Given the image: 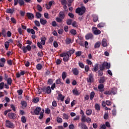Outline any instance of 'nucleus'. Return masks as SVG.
I'll return each instance as SVG.
<instances>
[{
    "instance_id": "bf43d9fd",
    "label": "nucleus",
    "mask_w": 129,
    "mask_h": 129,
    "mask_svg": "<svg viewBox=\"0 0 129 129\" xmlns=\"http://www.w3.org/2000/svg\"><path fill=\"white\" fill-rule=\"evenodd\" d=\"M11 21L13 23V24H17V20L14 17H12L11 18Z\"/></svg>"
},
{
    "instance_id": "a19ab883",
    "label": "nucleus",
    "mask_w": 129,
    "mask_h": 129,
    "mask_svg": "<svg viewBox=\"0 0 129 129\" xmlns=\"http://www.w3.org/2000/svg\"><path fill=\"white\" fill-rule=\"evenodd\" d=\"M9 46H10V42H9V41L5 42V47L6 50H8V49H9Z\"/></svg>"
},
{
    "instance_id": "37998d69",
    "label": "nucleus",
    "mask_w": 129,
    "mask_h": 129,
    "mask_svg": "<svg viewBox=\"0 0 129 129\" xmlns=\"http://www.w3.org/2000/svg\"><path fill=\"white\" fill-rule=\"evenodd\" d=\"M1 35H3V36L4 37H6L7 36V32H6V29H2Z\"/></svg>"
},
{
    "instance_id": "ddd939ff",
    "label": "nucleus",
    "mask_w": 129,
    "mask_h": 129,
    "mask_svg": "<svg viewBox=\"0 0 129 129\" xmlns=\"http://www.w3.org/2000/svg\"><path fill=\"white\" fill-rule=\"evenodd\" d=\"M26 16L27 17V18H28L29 20H33V19H34V14H33V13H26Z\"/></svg>"
},
{
    "instance_id": "aec40b11",
    "label": "nucleus",
    "mask_w": 129,
    "mask_h": 129,
    "mask_svg": "<svg viewBox=\"0 0 129 129\" xmlns=\"http://www.w3.org/2000/svg\"><path fill=\"white\" fill-rule=\"evenodd\" d=\"M72 72H73L74 75H78L79 74V71H78V69L77 68H74L72 70Z\"/></svg>"
},
{
    "instance_id": "b1692460",
    "label": "nucleus",
    "mask_w": 129,
    "mask_h": 129,
    "mask_svg": "<svg viewBox=\"0 0 129 129\" xmlns=\"http://www.w3.org/2000/svg\"><path fill=\"white\" fill-rule=\"evenodd\" d=\"M46 39H47V38L45 37L43 38H41L40 44H41V45H45V44H46Z\"/></svg>"
},
{
    "instance_id": "e433bc0d",
    "label": "nucleus",
    "mask_w": 129,
    "mask_h": 129,
    "mask_svg": "<svg viewBox=\"0 0 129 129\" xmlns=\"http://www.w3.org/2000/svg\"><path fill=\"white\" fill-rule=\"evenodd\" d=\"M42 68H43V66H42V64L39 63L36 65V69L37 70H41Z\"/></svg>"
},
{
    "instance_id": "ea45409f",
    "label": "nucleus",
    "mask_w": 129,
    "mask_h": 129,
    "mask_svg": "<svg viewBox=\"0 0 129 129\" xmlns=\"http://www.w3.org/2000/svg\"><path fill=\"white\" fill-rule=\"evenodd\" d=\"M67 24L68 26H70L71 25H72V19H69L67 20Z\"/></svg>"
},
{
    "instance_id": "774afa93",
    "label": "nucleus",
    "mask_w": 129,
    "mask_h": 129,
    "mask_svg": "<svg viewBox=\"0 0 129 129\" xmlns=\"http://www.w3.org/2000/svg\"><path fill=\"white\" fill-rule=\"evenodd\" d=\"M17 93H18V95H22L23 94V90L20 89L17 91Z\"/></svg>"
},
{
    "instance_id": "a211bd4d",
    "label": "nucleus",
    "mask_w": 129,
    "mask_h": 129,
    "mask_svg": "<svg viewBox=\"0 0 129 129\" xmlns=\"http://www.w3.org/2000/svg\"><path fill=\"white\" fill-rule=\"evenodd\" d=\"M99 69V64L98 63H96L93 69H92V71L93 72H96V71H98Z\"/></svg>"
},
{
    "instance_id": "c85d7f7f",
    "label": "nucleus",
    "mask_w": 129,
    "mask_h": 129,
    "mask_svg": "<svg viewBox=\"0 0 129 129\" xmlns=\"http://www.w3.org/2000/svg\"><path fill=\"white\" fill-rule=\"evenodd\" d=\"M101 44V42H100V41H97L94 45V48H99V47H100Z\"/></svg>"
},
{
    "instance_id": "bb28decb",
    "label": "nucleus",
    "mask_w": 129,
    "mask_h": 129,
    "mask_svg": "<svg viewBox=\"0 0 129 129\" xmlns=\"http://www.w3.org/2000/svg\"><path fill=\"white\" fill-rule=\"evenodd\" d=\"M5 81H7V84L8 85H10V86L12 85V80L11 78H9Z\"/></svg>"
},
{
    "instance_id": "5701e85b",
    "label": "nucleus",
    "mask_w": 129,
    "mask_h": 129,
    "mask_svg": "<svg viewBox=\"0 0 129 129\" xmlns=\"http://www.w3.org/2000/svg\"><path fill=\"white\" fill-rule=\"evenodd\" d=\"M69 117H70V116L68 115V114L64 113L62 114V118L63 119H69Z\"/></svg>"
},
{
    "instance_id": "412c9836",
    "label": "nucleus",
    "mask_w": 129,
    "mask_h": 129,
    "mask_svg": "<svg viewBox=\"0 0 129 129\" xmlns=\"http://www.w3.org/2000/svg\"><path fill=\"white\" fill-rule=\"evenodd\" d=\"M27 33H31V34H32V35H35V34H36L35 30H34V29H31L30 28H28L27 29Z\"/></svg>"
},
{
    "instance_id": "473e14b6",
    "label": "nucleus",
    "mask_w": 129,
    "mask_h": 129,
    "mask_svg": "<svg viewBox=\"0 0 129 129\" xmlns=\"http://www.w3.org/2000/svg\"><path fill=\"white\" fill-rule=\"evenodd\" d=\"M21 105L23 107H24V108H25V107H27V102L25 101H21Z\"/></svg>"
},
{
    "instance_id": "72a5a7b5",
    "label": "nucleus",
    "mask_w": 129,
    "mask_h": 129,
    "mask_svg": "<svg viewBox=\"0 0 129 129\" xmlns=\"http://www.w3.org/2000/svg\"><path fill=\"white\" fill-rule=\"evenodd\" d=\"M95 95V93H94V92H91L90 93V98L91 100H92V99H93V98L94 97Z\"/></svg>"
},
{
    "instance_id": "393cba45",
    "label": "nucleus",
    "mask_w": 129,
    "mask_h": 129,
    "mask_svg": "<svg viewBox=\"0 0 129 129\" xmlns=\"http://www.w3.org/2000/svg\"><path fill=\"white\" fill-rule=\"evenodd\" d=\"M58 96L59 97V99H58V100L59 99L61 101H64V98H65V97L63 96L62 94L58 93Z\"/></svg>"
},
{
    "instance_id": "9d476101",
    "label": "nucleus",
    "mask_w": 129,
    "mask_h": 129,
    "mask_svg": "<svg viewBox=\"0 0 129 129\" xmlns=\"http://www.w3.org/2000/svg\"><path fill=\"white\" fill-rule=\"evenodd\" d=\"M40 112H41V107H36L34 110V113L35 114V115H39Z\"/></svg>"
},
{
    "instance_id": "1a4fd4ad",
    "label": "nucleus",
    "mask_w": 129,
    "mask_h": 129,
    "mask_svg": "<svg viewBox=\"0 0 129 129\" xmlns=\"http://www.w3.org/2000/svg\"><path fill=\"white\" fill-rule=\"evenodd\" d=\"M92 31L94 35H100L101 34V31L98 29L96 27H93L92 28Z\"/></svg>"
},
{
    "instance_id": "423d86ee",
    "label": "nucleus",
    "mask_w": 129,
    "mask_h": 129,
    "mask_svg": "<svg viewBox=\"0 0 129 129\" xmlns=\"http://www.w3.org/2000/svg\"><path fill=\"white\" fill-rule=\"evenodd\" d=\"M93 74L91 73L89 74L88 77L87 78V81L88 83H92L93 82Z\"/></svg>"
},
{
    "instance_id": "8fccbe9b",
    "label": "nucleus",
    "mask_w": 129,
    "mask_h": 129,
    "mask_svg": "<svg viewBox=\"0 0 129 129\" xmlns=\"http://www.w3.org/2000/svg\"><path fill=\"white\" fill-rule=\"evenodd\" d=\"M4 87H5V83L2 82L0 83V90L4 89Z\"/></svg>"
},
{
    "instance_id": "7ed1b4c3",
    "label": "nucleus",
    "mask_w": 129,
    "mask_h": 129,
    "mask_svg": "<svg viewBox=\"0 0 129 129\" xmlns=\"http://www.w3.org/2000/svg\"><path fill=\"white\" fill-rule=\"evenodd\" d=\"M86 11V9L85 7H82L81 8H78L76 10V14H78L79 16H82Z\"/></svg>"
},
{
    "instance_id": "f8f14e48",
    "label": "nucleus",
    "mask_w": 129,
    "mask_h": 129,
    "mask_svg": "<svg viewBox=\"0 0 129 129\" xmlns=\"http://www.w3.org/2000/svg\"><path fill=\"white\" fill-rule=\"evenodd\" d=\"M5 63H6V58H0V67L3 68L5 66Z\"/></svg>"
},
{
    "instance_id": "2f4dec72",
    "label": "nucleus",
    "mask_w": 129,
    "mask_h": 129,
    "mask_svg": "<svg viewBox=\"0 0 129 129\" xmlns=\"http://www.w3.org/2000/svg\"><path fill=\"white\" fill-rule=\"evenodd\" d=\"M70 33L73 36H75L77 34V32L75 29H72L70 30Z\"/></svg>"
},
{
    "instance_id": "864d4df0",
    "label": "nucleus",
    "mask_w": 129,
    "mask_h": 129,
    "mask_svg": "<svg viewBox=\"0 0 129 129\" xmlns=\"http://www.w3.org/2000/svg\"><path fill=\"white\" fill-rule=\"evenodd\" d=\"M39 99L38 97L34 98L33 99V102H34V103H38L39 102Z\"/></svg>"
},
{
    "instance_id": "4468645a",
    "label": "nucleus",
    "mask_w": 129,
    "mask_h": 129,
    "mask_svg": "<svg viewBox=\"0 0 129 129\" xmlns=\"http://www.w3.org/2000/svg\"><path fill=\"white\" fill-rule=\"evenodd\" d=\"M102 46L104 47H107V40L105 38H103L101 42Z\"/></svg>"
},
{
    "instance_id": "49530a36",
    "label": "nucleus",
    "mask_w": 129,
    "mask_h": 129,
    "mask_svg": "<svg viewBox=\"0 0 129 129\" xmlns=\"http://www.w3.org/2000/svg\"><path fill=\"white\" fill-rule=\"evenodd\" d=\"M47 84H48V85H52V84H53V79H49L47 81Z\"/></svg>"
},
{
    "instance_id": "09e8293b",
    "label": "nucleus",
    "mask_w": 129,
    "mask_h": 129,
    "mask_svg": "<svg viewBox=\"0 0 129 129\" xmlns=\"http://www.w3.org/2000/svg\"><path fill=\"white\" fill-rule=\"evenodd\" d=\"M102 71H101V70H99L98 71V76H99V77H101V76L103 75V72Z\"/></svg>"
},
{
    "instance_id": "4be33fe9",
    "label": "nucleus",
    "mask_w": 129,
    "mask_h": 129,
    "mask_svg": "<svg viewBox=\"0 0 129 129\" xmlns=\"http://www.w3.org/2000/svg\"><path fill=\"white\" fill-rule=\"evenodd\" d=\"M73 93L74 95H79V94H80V93H79V91L77 90V88H75L73 90Z\"/></svg>"
},
{
    "instance_id": "c03bdc74",
    "label": "nucleus",
    "mask_w": 129,
    "mask_h": 129,
    "mask_svg": "<svg viewBox=\"0 0 129 129\" xmlns=\"http://www.w3.org/2000/svg\"><path fill=\"white\" fill-rule=\"evenodd\" d=\"M42 92H43V93H44V87L43 88H42L41 89H38V94H41V93H42Z\"/></svg>"
},
{
    "instance_id": "680f3d73",
    "label": "nucleus",
    "mask_w": 129,
    "mask_h": 129,
    "mask_svg": "<svg viewBox=\"0 0 129 129\" xmlns=\"http://www.w3.org/2000/svg\"><path fill=\"white\" fill-rule=\"evenodd\" d=\"M81 54H82V53L81 51H78L76 52L77 57H80V56H81Z\"/></svg>"
},
{
    "instance_id": "6e6552de",
    "label": "nucleus",
    "mask_w": 129,
    "mask_h": 129,
    "mask_svg": "<svg viewBox=\"0 0 129 129\" xmlns=\"http://www.w3.org/2000/svg\"><path fill=\"white\" fill-rule=\"evenodd\" d=\"M8 117L10 118V119H16L17 118V114L13 113L10 112L8 114Z\"/></svg>"
},
{
    "instance_id": "69168bd1",
    "label": "nucleus",
    "mask_w": 129,
    "mask_h": 129,
    "mask_svg": "<svg viewBox=\"0 0 129 129\" xmlns=\"http://www.w3.org/2000/svg\"><path fill=\"white\" fill-rule=\"evenodd\" d=\"M44 17L45 19H50V17L49 16V14H48V13H45L44 14Z\"/></svg>"
},
{
    "instance_id": "c756f323",
    "label": "nucleus",
    "mask_w": 129,
    "mask_h": 129,
    "mask_svg": "<svg viewBox=\"0 0 129 129\" xmlns=\"http://www.w3.org/2000/svg\"><path fill=\"white\" fill-rule=\"evenodd\" d=\"M87 115H91L92 114V110L90 109H87L86 111Z\"/></svg>"
},
{
    "instance_id": "4c0bfd02",
    "label": "nucleus",
    "mask_w": 129,
    "mask_h": 129,
    "mask_svg": "<svg viewBox=\"0 0 129 129\" xmlns=\"http://www.w3.org/2000/svg\"><path fill=\"white\" fill-rule=\"evenodd\" d=\"M95 109H96V110H100V106L99 105V104L96 103L95 105Z\"/></svg>"
},
{
    "instance_id": "5fc2aeb1",
    "label": "nucleus",
    "mask_w": 129,
    "mask_h": 129,
    "mask_svg": "<svg viewBox=\"0 0 129 129\" xmlns=\"http://www.w3.org/2000/svg\"><path fill=\"white\" fill-rule=\"evenodd\" d=\"M104 26H105V24L104 23H100L97 25V27L98 28H103Z\"/></svg>"
},
{
    "instance_id": "4d7b16f0",
    "label": "nucleus",
    "mask_w": 129,
    "mask_h": 129,
    "mask_svg": "<svg viewBox=\"0 0 129 129\" xmlns=\"http://www.w3.org/2000/svg\"><path fill=\"white\" fill-rule=\"evenodd\" d=\"M67 45H69L71 43V39L67 38L66 40Z\"/></svg>"
},
{
    "instance_id": "20e7f679",
    "label": "nucleus",
    "mask_w": 129,
    "mask_h": 129,
    "mask_svg": "<svg viewBox=\"0 0 129 129\" xmlns=\"http://www.w3.org/2000/svg\"><path fill=\"white\" fill-rule=\"evenodd\" d=\"M59 56L60 57H63V60L64 62H68V61H69L70 57H71L67 52L61 53Z\"/></svg>"
},
{
    "instance_id": "9b49d317",
    "label": "nucleus",
    "mask_w": 129,
    "mask_h": 129,
    "mask_svg": "<svg viewBox=\"0 0 129 129\" xmlns=\"http://www.w3.org/2000/svg\"><path fill=\"white\" fill-rule=\"evenodd\" d=\"M86 40H92L93 39V34L92 33H88L85 36Z\"/></svg>"
},
{
    "instance_id": "6e6d98bb",
    "label": "nucleus",
    "mask_w": 129,
    "mask_h": 129,
    "mask_svg": "<svg viewBox=\"0 0 129 129\" xmlns=\"http://www.w3.org/2000/svg\"><path fill=\"white\" fill-rule=\"evenodd\" d=\"M20 7H22V6H24L25 5V2L23 1V0H19V3Z\"/></svg>"
},
{
    "instance_id": "f03ea898",
    "label": "nucleus",
    "mask_w": 129,
    "mask_h": 129,
    "mask_svg": "<svg viewBox=\"0 0 129 129\" xmlns=\"http://www.w3.org/2000/svg\"><path fill=\"white\" fill-rule=\"evenodd\" d=\"M105 67L106 69H109L110 68V63H108V62L106 61H104L99 66L100 70L103 71L105 69Z\"/></svg>"
},
{
    "instance_id": "39448f33",
    "label": "nucleus",
    "mask_w": 129,
    "mask_h": 129,
    "mask_svg": "<svg viewBox=\"0 0 129 129\" xmlns=\"http://www.w3.org/2000/svg\"><path fill=\"white\" fill-rule=\"evenodd\" d=\"M6 126L9 128H14L15 127V124L9 120L6 121Z\"/></svg>"
},
{
    "instance_id": "79ce46f5",
    "label": "nucleus",
    "mask_w": 129,
    "mask_h": 129,
    "mask_svg": "<svg viewBox=\"0 0 129 129\" xmlns=\"http://www.w3.org/2000/svg\"><path fill=\"white\" fill-rule=\"evenodd\" d=\"M56 121H57V122H58V123H61V122H62L63 119H62V118L60 117H57L56 118Z\"/></svg>"
},
{
    "instance_id": "c9c22d12",
    "label": "nucleus",
    "mask_w": 129,
    "mask_h": 129,
    "mask_svg": "<svg viewBox=\"0 0 129 129\" xmlns=\"http://www.w3.org/2000/svg\"><path fill=\"white\" fill-rule=\"evenodd\" d=\"M66 77H67V74L66 73V72H63L62 73V80H65V79L66 78Z\"/></svg>"
},
{
    "instance_id": "f704fd0d",
    "label": "nucleus",
    "mask_w": 129,
    "mask_h": 129,
    "mask_svg": "<svg viewBox=\"0 0 129 129\" xmlns=\"http://www.w3.org/2000/svg\"><path fill=\"white\" fill-rule=\"evenodd\" d=\"M61 80H61V79H60V78H58V79H56V81H55L56 84H61V85H62L63 83L61 82Z\"/></svg>"
},
{
    "instance_id": "e2e57ef3",
    "label": "nucleus",
    "mask_w": 129,
    "mask_h": 129,
    "mask_svg": "<svg viewBox=\"0 0 129 129\" xmlns=\"http://www.w3.org/2000/svg\"><path fill=\"white\" fill-rule=\"evenodd\" d=\"M7 63L9 65V66H12V65H13V60H12V59L7 60Z\"/></svg>"
},
{
    "instance_id": "f3484780",
    "label": "nucleus",
    "mask_w": 129,
    "mask_h": 129,
    "mask_svg": "<svg viewBox=\"0 0 129 129\" xmlns=\"http://www.w3.org/2000/svg\"><path fill=\"white\" fill-rule=\"evenodd\" d=\"M92 17L93 18V21L94 23H96V22H97V21H98V16L97 15L93 14L92 15Z\"/></svg>"
},
{
    "instance_id": "0eeeda50",
    "label": "nucleus",
    "mask_w": 129,
    "mask_h": 129,
    "mask_svg": "<svg viewBox=\"0 0 129 129\" xmlns=\"http://www.w3.org/2000/svg\"><path fill=\"white\" fill-rule=\"evenodd\" d=\"M44 90V94L47 93V94H50L51 92H52V90H51V87L50 86L43 87Z\"/></svg>"
},
{
    "instance_id": "6ab92c4d",
    "label": "nucleus",
    "mask_w": 129,
    "mask_h": 129,
    "mask_svg": "<svg viewBox=\"0 0 129 129\" xmlns=\"http://www.w3.org/2000/svg\"><path fill=\"white\" fill-rule=\"evenodd\" d=\"M15 12V9H7L6 12L7 14H13Z\"/></svg>"
},
{
    "instance_id": "dca6fc26",
    "label": "nucleus",
    "mask_w": 129,
    "mask_h": 129,
    "mask_svg": "<svg viewBox=\"0 0 129 129\" xmlns=\"http://www.w3.org/2000/svg\"><path fill=\"white\" fill-rule=\"evenodd\" d=\"M67 53L71 57L72 55L75 53V49L72 48L70 49L69 51H67Z\"/></svg>"
},
{
    "instance_id": "338daca9",
    "label": "nucleus",
    "mask_w": 129,
    "mask_h": 129,
    "mask_svg": "<svg viewBox=\"0 0 129 129\" xmlns=\"http://www.w3.org/2000/svg\"><path fill=\"white\" fill-rule=\"evenodd\" d=\"M112 114L114 115V116H115V115H116V109L114 108L112 110Z\"/></svg>"
},
{
    "instance_id": "cd10ccee",
    "label": "nucleus",
    "mask_w": 129,
    "mask_h": 129,
    "mask_svg": "<svg viewBox=\"0 0 129 129\" xmlns=\"http://www.w3.org/2000/svg\"><path fill=\"white\" fill-rule=\"evenodd\" d=\"M99 83H104V82H105V77H101L99 80Z\"/></svg>"
},
{
    "instance_id": "3c124183",
    "label": "nucleus",
    "mask_w": 129,
    "mask_h": 129,
    "mask_svg": "<svg viewBox=\"0 0 129 129\" xmlns=\"http://www.w3.org/2000/svg\"><path fill=\"white\" fill-rule=\"evenodd\" d=\"M36 17L37 19H40L41 17H42V14L39 12L36 13Z\"/></svg>"
},
{
    "instance_id": "f257e3e1",
    "label": "nucleus",
    "mask_w": 129,
    "mask_h": 129,
    "mask_svg": "<svg viewBox=\"0 0 129 129\" xmlns=\"http://www.w3.org/2000/svg\"><path fill=\"white\" fill-rule=\"evenodd\" d=\"M64 19H65V11H60L58 14V17L55 18V21L57 23H62Z\"/></svg>"
},
{
    "instance_id": "13d9d810",
    "label": "nucleus",
    "mask_w": 129,
    "mask_h": 129,
    "mask_svg": "<svg viewBox=\"0 0 129 129\" xmlns=\"http://www.w3.org/2000/svg\"><path fill=\"white\" fill-rule=\"evenodd\" d=\"M111 93H112L113 95L116 94V88H113L111 91Z\"/></svg>"
},
{
    "instance_id": "a878e982",
    "label": "nucleus",
    "mask_w": 129,
    "mask_h": 129,
    "mask_svg": "<svg viewBox=\"0 0 129 129\" xmlns=\"http://www.w3.org/2000/svg\"><path fill=\"white\" fill-rule=\"evenodd\" d=\"M40 22L41 25H46L47 24V20H44L43 18L40 19Z\"/></svg>"
},
{
    "instance_id": "7c9ffc66",
    "label": "nucleus",
    "mask_w": 129,
    "mask_h": 129,
    "mask_svg": "<svg viewBox=\"0 0 129 129\" xmlns=\"http://www.w3.org/2000/svg\"><path fill=\"white\" fill-rule=\"evenodd\" d=\"M45 112V111L43 110V111L40 112L39 113L40 115L39 116V119H42L43 117H44V113Z\"/></svg>"
},
{
    "instance_id": "052dcab7",
    "label": "nucleus",
    "mask_w": 129,
    "mask_h": 129,
    "mask_svg": "<svg viewBox=\"0 0 129 129\" xmlns=\"http://www.w3.org/2000/svg\"><path fill=\"white\" fill-rule=\"evenodd\" d=\"M34 24H35V26H36V27H40V22H39L37 20H35L34 21Z\"/></svg>"
},
{
    "instance_id": "58836bf2",
    "label": "nucleus",
    "mask_w": 129,
    "mask_h": 129,
    "mask_svg": "<svg viewBox=\"0 0 129 129\" xmlns=\"http://www.w3.org/2000/svg\"><path fill=\"white\" fill-rule=\"evenodd\" d=\"M72 26L74 28H78V24H77V22H76V21H74L72 23Z\"/></svg>"
},
{
    "instance_id": "2eb2a0df",
    "label": "nucleus",
    "mask_w": 129,
    "mask_h": 129,
    "mask_svg": "<svg viewBox=\"0 0 129 129\" xmlns=\"http://www.w3.org/2000/svg\"><path fill=\"white\" fill-rule=\"evenodd\" d=\"M78 126H81V129H88V127L83 122L79 123Z\"/></svg>"
},
{
    "instance_id": "0e129e2a",
    "label": "nucleus",
    "mask_w": 129,
    "mask_h": 129,
    "mask_svg": "<svg viewBox=\"0 0 129 129\" xmlns=\"http://www.w3.org/2000/svg\"><path fill=\"white\" fill-rule=\"evenodd\" d=\"M104 94H105L106 95H110L111 94V91H106L104 92Z\"/></svg>"
},
{
    "instance_id": "603ef678",
    "label": "nucleus",
    "mask_w": 129,
    "mask_h": 129,
    "mask_svg": "<svg viewBox=\"0 0 129 129\" xmlns=\"http://www.w3.org/2000/svg\"><path fill=\"white\" fill-rule=\"evenodd\" d=\"M81 121L82 122H85L86 121V116L85 115L82 116Z\"/></svg>"
},
{
    "instance_id": "a18cd8bd",
    "label": "nucleus",
    "mask_w": 129,
    "mask_h": 129,
    "mask_svg": "<svg viewBox=\"0 0 129 129\" xmlns=\"http://www.w3.org/2000/svg\"><path fill=\"white\" fill-rule=\"evenodd\" d=\"M37 9L39 12H42V11H43V8H42V7H41L40 5H37Z\"/></svg>"
},
{
    "instance_id": "de8ad7c7",
    "label": "nucleus",
    "mask_w": 129,
    "mask_h": 129,
    "mask_svg": "<svg viewBox=\"0 0 129 129\" xmlns=\"http://www.w3.org/2000/svg\"><path fill=\"white\" fill-rule=\"evenodd\" d=\"M21 121L22 122H23V123H25V122H26L27 121V119H26V117L25 116H23L21 117Z\"/></svg>"
}]
</instances>
